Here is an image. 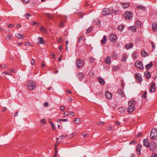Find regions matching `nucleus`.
I'll list each match as a JSON object with an SVG mask.
<instances>
[{"instance_id": "4d7b16f0", "label": "nucleus", "mask_w": 157, "mask_h": 157, "mask_svg": "<svg viewBox=\"0 0 157 157\" xmlns=\"http://www.w3.org/2000/svg\"><path fill=\"white\" fill-rule=\"evenodd\" d=\"M6 65L5 64H0V67L2 69L3 68L6 67Z\"/></svg>"}, {"instance_id": "72a5a7b5", "label": "nucleus", "mask_w": 157, "mask_h": 157, "mask_svg": "<svg viewBox=\"0 0 157 157\" xmlns=\"http://www.w3.org/2000/svg\"><path fill=\"white\" fill-rule=\"evenodd\" d=\"M47 122L46 120L45 119H42L40 121V124L41 125H43L46 123Z\"/></svg>"}, {"instance_id": "49530a36", "label": "nucleus", "mask_w": 157, "mask_h": 157, "mask_svg": "<svg viewBox=\"0 0 157 157\" xmlns=\"http://www.w3.org/2000/svg\"><path fill=\"white\" fill-rule=\"evenodd\" d=\"M30 63L32 65H34L35 63V61L34 59H31L30 60Z\"/></svg>"}, {"instance_id": "79ce46f5", "label": "nucleus", "mask_w": 157, "mask_h": 157, "mask_svg": "<svg viewBox=\"0 0 157 157\" xmlns=\"http://www.w3.org/2000/svg\"><path fill=\"white\" fill-rule=\"evenodd\" d=\"M92 30V29L91 28H88L87 29L86 32V33H90Z\"/></svg>"}, {"instance_id": "3c124183", "label": "nucleus", "mask_w": 157, "mask_h": 157, "mask_svg": "<svg viewBox=\"0 0 157 157\" xmlns=\"http://www.w3.org/2000/svg\"><path fill=\"white\" fill-rule=\"evenodd\" d=\"M60 110L62 111H64L65 110V108L63 106H61L60 107Z\"/></svg>"}, {"instance_id": "cd10ccee", "label": "nucleus", "mask_w": 157, "mask_h": 157, "mask_svg": "<svg viewBox=\"0 0 157 157\" xmlns=\"http://www.w3.org/2000/svg\"><path fill=\"white\" fill-rule=\"evenodd\" d=\"M106 37L105 36H104L103 39L101 41V42L102 44H105L106 42Z\"/></svg>"}, {"instance_id": "69168bd1", "label": "nucleus", "mask_w": 157, "mask_h": 157, "mask_svg": "<svg viewBox=\"0 0 157 157\" xmlns=\"http://www.w3.org/2000/svg\"><path fill=\"white\" fill-rule=\"evenodd\" d=\"M57 41L58 43H61L62 41V39L61 38H59L57 39Z\"/></svg>"}, {"instance_id": "c85d7f7f", "label": "nucleus", "mask_w": 157, "mask_h": 157, "mask_svg": "<svg viewBox=\"0 0 157 157\" xmlns=\"http://www.w3.org/2000/svg\"><path fill=\"white\" fill-rule=\"evenodd\" d=\"M135 25L137 27H141V23L139 21L137 20L135 23Z\"/></svg>"}, {"instance_id": "f704fd0d", "label": "nucleus", "mask_w": 157, "mask_h": 157, "mask_svg": "<svg viewBox=\"0 0 157 157\" xmlns=\"http://www.w3.org/2000/svg\"><path fill=\"white\" fill-rule=\"evenodd\" d=\"M85 40H86V39L84 37H83L82 36H79L78 40V43H79L80 42V41L81 40H83V41H85Z\"/></svg>"}, {"instance_id": "4c0bfd02", "label": "nucleus", "mask_w": 157, "mask_h": 157, "mask_svg": "<svg viewBox=\"0 0 157 157\" xmlns=\"http://www.w3.org/2000/svg\"><path fill=\"white\" fill-rule=\"evenodd\" d=\"M119 109L121 114H123L124 112V110L123 108H119Z\"/></svg>"}, {"instance_id": "052dcab7", "label": "nucleus", "mask_w": 157, "mask_h": 157, "mask_svg": "<svg viewBox=\"0 0 157 157\" xmlns=\"http://www.w3.org/2000/svg\"><path fill=\"white\" fill-rule=\"evenodd\" d=\"M90 61H91L92 63H94V62L95 60V59L93 57H90Z\"/></svg>"}, {"instance_id": "423d86ee", "label": "nucleus", "mask_w": 157, "mask_h": 157, "mask_svg": "<svg viewBox=\"0 0 157 157\" xmlns=\"http://www.w3.org/2000/svg\"><path fill=\"white\" fill-rule=\"evenodd\" d=\"M136 67L139 69H142L144 68L142 63L139 60H137L135 63Z\"/></svg>"}, {"instance_id": "473e14b6", "label": "nucleus", "mask_w": 157, "mask_h": 157, "mask_svg": "<svg viewBox=\"0 0 157 157\" xmlns=\"http://www.w3.org/2000/svg\"><path fill=\"white\" fill-rule=\"evenodd\" d=\"M46 17L51 20H53V18L52 16L50 14L48 13H45Z\"/></svg>"}, {"instance_id": "7ed1b4c3", "label": "nucleus", "mask_w": 157, "mask_h": 157, "mask_svg": "<svg viewBox=\"0 0 157 157\" xmlns=\"http://www.w3.org/2000/svg\"><path fill=\"white\" fill-rule=\"evenodd\" d=\"M112 13L111 10L109 8H105L102 12V15L105 16L110 14Z\"/></svg>"}, {"instance_id": "5701e85b", "label": "nucleus", "mask_w": 157, "mask_h": 157, "mask_svg": "<svg viewBox=\"0 0 157 157\" xmlns=\"http://www.w3.org/2000/svg\"><path fill=\"white\" fill-rule=\"evenodd\" d=\"M132 44L130 42L126 44L125 45V47L127 49H128L132 48Z\"/></svg>"}, {"instance_id": "13d9d810", "label": "nucleus", "mask_w": 157, "mask_h": 157, "mask_svg": "<svg viewBox=\"0 0 157 157\" xmlns=\"http://www.w3.org/2000/svg\"><path fill=\"white\" fill-rule=\"evenodd\" d=\"M119 69V67H118L115 66L113 67V69L114 71H117Z\"/></svg>"}, {"instance_id": "a19ab883", "label": "nucleus", "mask_w": 157, "mask_h": 157, "mask_svg": "<svg viewBox=\"0 0 157 157\" xmlns=\"http://www.w3.org/2000/svg\"><path fill=\"white\" fill-rule=\"evenodd\" d=\"M50 123L52 126V129L53 130H55L56 129V128L55 124L52 122H50Z\"/></svg>"}, {"instance_id": "a211bd4d", "label": "nucleus", "mask_w": 157, "mask_h": 157, "mask_svg": "<svg viewBox=\"0 0 157 157\" xmlns=\"http://www.w3.org/2000/svg\"><path fill=\"white\" fill-rule=\"evenodd\" d=\"M129 30L133 32H135L136 31L137 29L136 27L134 26H131L129 28Z\"/></svg>"}, {"instance_id": "20e7f679", "label": "nucleus", "mask_w": 157, "mask_h": 157, "mask_svg": "<svg viewBox=\"0 0 157 157\" xmlns=\"http://www.w3.org/2000/svg\"><path fill=\"white\" fill-rule=\"evenodd\" d=\"M76 64L78 68H80L83 67L84 62L82 59H79L77 60Z\"/></svg>"}, {"instance_id": "e2e57ef3", "label": "nucleus", "mask_w": 157, "mask_h": 157, "mask_svg": "<svg viewBox=\"0 0 157 157\" xmlns=\"http://www.w3.org/2000/svg\"><path fill=\"white\" fill-rule=\"evenodd\" d=\"M137 81L138 82H140L142 81V78L141 77L138 78L137 79Z\"/></svg>"}, {"instance_id": "774afa93", "label": "nucleus", "mask_w": 157, "mask_h": 157, "mask_svg": "<svg viewBox=\"0 0 157 157\" xmlns=\"http://www.w3.org/2000/svg\"><path fill=\"white\" fill-rule=\"evenodd\" d=\"M151 157H157L156 154L155 153H153L151 155Z\"/></svg>"}, {"instance_id": "f8f14e48", "label": "nucleus", "mask_w": 157, "mask_h": 157, "mask_svg": "<svg viewBox=\"0 0 157 157\" xmlns=\"http://www.w3.org/2000/svg\"><path fill=\"white\" fill-rule=\"evenodd\" d=\"M141 145L140 144H138L136 147V150L137 154L138 155L140 154V150L141 149Z\"/></svg>"}, {"instance_id": "603ef678", "label": "nucleus", "mask_w": 157, "mask_h": 157, "mask_svg": "<svg viewBox=\"0 0 157 157\" xmlns=\"http://www.w3.org/2000/svg\"><path fill=\"white\" fill-rule=\"evenodd\" d=\"M113 127L111 126L108 127L107 128L108 130L109 131L112 130H113Z\"/></svg>"}, {"instance_id": "b1692460", "label": "nucleus", "mask_w": 157, "mask_h": 157, "mask_svg": "<svg viewBox=\"0 0 157 157\" xmlns=\"http://www.w3.org/2000/svg\"><path fill=\"white\" fill-rule=\"evenodd\" d=\"M15 36L16 37L18 38L19 39L24 38L25 37V36L24 35H21V34L19 33H17L16 34Z\"/></svg>"}, {"instance_id": "f03ea898", "label": "nucleus", "mask_w": 157, "mask_h": 157, "mask_svg": "<svg viewBox=\"0 0 157 157\" xmlns=\"http://www.w3.org/2000/svg\"><path fill=\"white\" fill-rule=\"evenodd\" d=\"M150 136L151 139L155 140L157 139V130L155 128H153L151 132Z\"/></svg>"}, {"instance_id": "a878e982", "label": "nucleus", "mask_w": 157, "mask_h": 157, "mask_svg": "<svg viewBox=\"0 0 157 157\" xmlns=\"http://www.w3.org/2000/svg\"><path fill=\"white\" fill-rule=\"evenodd\" d=\"M13 35L12 34H8L6 36V40H11L12 39Z\"/></svg>"}, {"instance_id": "c03bdc74", "label": "nucleus", "mask_w": 157, "mask_h": 157, "mask_svg": "<svg viewBox=\"0 0 157 157\" xmlns=\"http://www.w3.org/2000/svg\"><path fill=\"white\" fill-rule=\"evenodd\" d=\"M147 95V92L144 93L142 95V98L143 99H145L146 98Z\"/></svg>"}, {"instance_id": "09e8293b", "label": "nucleus", "mask_w": 157, "mask_h": 157, "mask_svg": "<svg viewBox=\"0 0 157 157\" xmlns=\"http://www.w3.org/2000/svg\"><path fill=\"white\" fill-rule=\"evenodd\" d=\"M4 73L6 75H12V74H11V73L10 72H7V71H5L4 72H3V73H2V74H4Z\"/></svg>"}, {"instance_id": "de8ad7c7", "label": "nucleus", "mask_w": 157, "mask_h": 157, "mask_svg": "<svg viewBox=\"0 0 157 157\" xmlns=\"http://www.w3.org/2000/svg\"><path fill=\"white\" fill-rule=\"evenodd\" d=\"M67 119H60L59 120H57L58 122H60V121H63L64 122H67Z\"/></svg>"}, {"instance_id": "c756f323", "label": "nucleus", "mask_w": 157, "mask_h": 157, "mask_svg": "<svg viewBox=\"0 0 157 157\" xmlns=\"http://www.w3.org/2000/svg\"><path fill=\"white\" fill-rule=\"evenodd\" d=\"M137 8L139 10H144L146 9V8L144 6L142 5L137 6Z\"/></svg>"}, {"instance_id": "2eb2a0df", "label": "nucleus", "mask_w": 157, "mask_h": 157, "mask_svg": "<svg viewBox=\"0 0 157 157\" xmlns=\"http://www.w3.org/2000/svg\"><path fill=\"white\" fill-rule=\"evenodd\" d=\"M135 106H128V113H132L135 110Z\"/></svg>"}, {"instance_id": "4468645a", "label": "nucleus", "mask_w": 157, "mask_h": 157, "mask_svg": "<svg viewBox=\"0 0 157 157\" xmlns=\"http://www.w3.org/2000/svg\"><path fill=\"white\" fill-rule=\"evenodd\" d=\"M117 93L120 95L121 97H124L125 96L124 91L121 89H119L117 90Z\"/></svg>"}, {"instance_id": "f257e3e1", "label": "nucleus", "mask_w": 157, "mask_h": 157, "mask_svg": "<svg viewBox=\"0 0 157 157\" xmlns=\"http://www.w3.org/2000/svg\"><path fill=\"white\" fill-rule=\"evenodd\" d=\"M36 86L35 82L32 81H29L27 84L28 89L29 90H34Z\"/></svg>"}, {"instance_id": "412c9836", "label": "nucleus", "mask_w": 157, "mask_h": 157, "mask_svg": "<svg viewBox=\"0 0 157 157\" xmlns=\"http://www.w3.org/2000/svg\"><path fill=\"white\" fill-rule=\"evenodd\" d=\"M98 80L101 84L102 85L104 84L105 81L103 78H102L100 77H98Z\"/></svg>"}, {"instance_id": "f3484780", "label": "nucleus", "mask_w": 157, "mask_h": 157, "mask_svg": "<svg viewBox=\"0 0 157 157\" xmlns=\"http://www.w3.org/2000/svg\"><path fill=\"white\" fill-rule=\"evenodd\" d=\"M110 61L111 58L110 57L108 56L105 59V63L108 64H110L111 63Z\"/></svg>"}, {"instance_id": "6e6552de", "label": "nucleus", "mask_w": 157, "mask_h": 157, "mask_svg": "<svg viewBox=\"0 0 157 157\" xmlns=\"http://www.w3.org/2000/svg\"><path fill=\"white\" fill-rule=\"evenodd\" d=\"M155 85V83H153L151 85L150 88V91L151 92H155L156 90Z\"/></svg>"}, {"instance_id": "1a4fd4ad", "label": "nucleus", "mask_w": 157, "mask_h": 157, "mask_svg": "<svg viewBox=\"0 0 157 157\" xmlns=\"http://www.w3.org/2000/svg\"><path fill=\"white\" fill-rule=\"evenodd\" d=\"M105 96L107 98L109 99H110L112 98V94L110 93L108 91H107L105 93Z\"/></svg>"}, {"instance_id": "680f3d73", "label": "nucleus", "mask_w": 157, "mask_h": 157, "mask_svg": "<svg viewBox=\"0 0 157 157\" xmlns=\"http://www.w3.org/2000/svg\"><path fill=\"white\" fill-rule=\"evenodd\" d=\"M50 55L53 57V58L54 59H55V54H54V53L53 52H51L50 53Z\"/></svg>"}, {"instance_id": "ea45409f", "label": "nucleus", "mask_w": 157, "mask_h": 157, "mask_svg": "<svg viewBox=\"0 0 157 157\" xmlns=\"http://www.w3.org/2000/svg\"><path fill=\"white\" fill-rule=\"evenodd\" d=\"M147 53L144 50H142L141 51V55L142 56L145 57L146 56Z\"/></svg>"}, {"instance_id": "bf43d9fd", "label": "nucleus", "mask_w": 157, "mask_h": 157, "mask_svg": "<svg viewBox=\"0 0 157 157\" xmlns=\"http://www.w3.org/2000/svg\"><path fill=\"white\" fill-rule=\"evenodd\" d=\"M22 1L25 2L26 3H29L30 0H22Z\"/></svg>"}, {"instance_id": "58836bf2", "label": "nucleus", "mask_w": 157, "mask_h": 157, "mask_svg": "<svg viewBox=\"0 0 157 157\" xmlns=\"http://www.w3.org/2000/svg\"><path fill=\"white\" fill-rule=\"evenodd\" d=\"M24 16L26 17L27 19H29V17H30L31 15L29 13H25Z\"/></svg>"}, {"instance_id": "393cba45", "label": "nucleus", "mask_w": 157, "mask_h": 157, "mask_svg": "<svg viewBox=\"0 0 157 157\" xmlns=\"http://www.w3.org/2000/svg\"><path fill=\"white\" fill-rule=\"evenodd\" d=\"M152 30L154 31L156 30V28H157V25L156 23L153 22L152 24Z\"/></svg>"}, {"instance_id": "8fccbe9b", "label": "nucleus", "mask_w": 157, "mask_h": 157, "mask_svg": "<svg viewBox=\"0 0 157 157\" xmlns=\"http://www.w3.org/2000/svg\"><path fill=\"white\" fill-rule=\"evenodd\" d=\"M66 137V136L62 135L59 137V139H62L63 138H65Z\"/></svg>"}, {"instance_id": "338daca9", "label": "nucleus", "mask_w": 157, "mask_h": 157, "mask_svg": "<svg viewBox=\"0 0 157 157\" xmlns=\"http://www.w3.org/2000/svg\"><path fill=\"white\" fill-rule=\"evenodd\" d=\"M29 45V46H30L31 45V44L29 42H25V45L27 46V45Z\"/></svg>"}, {"instance_id": "7c9ffc66", "label": "nucleus", "mask_w": 157, "mask_h": 157, "mask_svg": "<svg viewBox=\"0 0 157 157\" xmlns=\"http://www.w3.org/2000/svg\"><path fill=\"white\" fill-rule=\"evenodd\" d=\"M111 56L112 58H113L114 59H116L117 58V53L115 52L112 53Z\"/></svg>"}, {"instance_id": "5fc2aeb1", "label": "nucleus", "mask_w": 157, "mask_h": 157, "mask_svg": "<svg viewBox=\"0 0 157 157\" xmlns=\"http://www.w3.org/2000/svg\"><path fill=\"white\" fill-rule=\"evenodd\" d=\"M7 109L6 107H3L2 109V112H4L6 111V110H7Z\"/></svg>"}, {"instance_id": "39448f33", "label": "nucleus", "mask_w": 157, "mask_h": 157, "mask_svg": "<svg viewBox=\"0 0 157 157\" xmlns=\"http://www.w3.org/2000/svg\"><path fill=\"white\" fill-rule=\"evenodd\" d=\"M124 16L126 19L129 20L132 18V15L131 12L128 11L125 12Z\"/></svg>"}, {"instance_id": "6ab92c4d", "label": "nucleus", "mask_w": 157, "mask_h": 157, "mask_svg": "<svg viewBox=\"0 0 157 157\" xmlns=\"http://www.w3.org/2000/svg\"><path fill=\"white\" fill-rule=\"evenodd\" d=\"M144 74L147 79H149L151 77V74L150 72L147 71H145Z\"/></svg>"}, {"instance_id": "bb28decb", "label": "nucleus", "mask_w": 157, "mask_h": 157, "mask_svg": "<svg viewBox=\"0 0 157 157\" xmlns=\"http://www.w3.org/2000/svg\"><path fill=\"white\" fill-rule=\"evenodd\" d=\"M153 65V63L151 62H150L149 64L146 65L145 67L146 69H149Z\"/></svg>"}, {"instance_id": "ddd939ff", "label": "nucleus", "mask_w": 157, "mask_h": 157, "mask_svg": "<svg viewBox=\"0 0 157 157\" xmlns=\"http://www.w3.org/2000/svg\"><path fill=\"white\" fill-rule=\"evenodd\" d=\"M143 145L147 147L149 146V142L147 139H144L143 140Z\"/></svg>"}, {"instance_id": "37998d69", "label": "nucleus", "mask_w": 157, "mask_h": 157, "mask_svg": "<svg viewBox=\"0 0 157 157\" xmlns=\"http://www.w3.org/2000/svg\"><path fill=\"white\" fill-rule=\"evenodd\" d=\"M40 30L42 32H44L46 31V30L43 26H42L41 28L40 29Z\"/></svg>"}, {"instance_id": "9b49d317", "label": "nucleus", "mask_w": 157, "mask_h": 157, "mask_svg": "<svg viewBox=\"0 0 157 157\" xmlns=\"http://www.w3.org/2000/svg\"><path fill=\"white\" fill-rule=\"evenodd\" d=\"M37 39L38 40V41L37 42L38 44H41L44 43L45 41L42 37H39L37 38Z\"/></svg>"}, {"instance_id": "dca6fc26", "label": "nucleus", "mask_w": 157, "mask_h": 157, "mask_svg": "<svg viewBox=\"0 0 157 157\" xmlns=\"http://www.w3.org/2000/svg\"><path fill=\"white\" fill-rule=\"evenodd\" d=\"M121 5L122 7L123 8H126L129 6V3L128 2L125 3H122Z\"/></svg>"}, {"instance_id": "a18cd8bd", "label": "nucleus", "mask_w": 157, "mask_h": 157, "mask_svg": "<svg viewBox=\"0 0 157 157\" xmlns=\"http://www.w3.org/2000/svg\"><path fill=\"white\" fill-rule=\"evenodd\" d=\"M68 115V112L67 111H66L63 113V116L65 117H67Z\"/></svg>"}, {"instance_id": "e433bc0d", "label": "nucleus", "mask_w": 157, "mask_h": 157, "mask_svg": "<svg viewBox=\"0 0 157 157\" xmlns=\"http://www.w3.org/2000/svg\"><path fill=\"white\" fill-rule=\"evenodd\" d=\"M124 28V26L123 25H120L118 27V29L121 31Z\"/></svg>"}, {"instance_id": "9d476101", "label": "nucleus", "mask_w": 157, "mask_h": 157, "mask_svg": "<svg viewBox=\"0 0 157 157\" xmlns=\"http://www.w3.org/2000/svg\"><path fill=\"white\" fill-rule=\"evenodd\" d=\"M149 146L151 150H153L156 147V144L154 142H151Z\"/></svg>"}, {"instance_id": "4be33fe9", "label": "nucleus", "mask_w": 157, "mask_h": 157, "mask_svg": "<svg viewBox=\"0 0 157 157\" xmlns=\"http://www.w3.org/2000/svg\"><path fill=\"white\" fill-rule=\"evenodd\" d=\"M128 106H135V101L133 100L130 101L128 103Z\"/></svg>"}, {"instance_id": "6e6d98bb", "label": "nucleus", "mask_w": 157, "mask_h": 157, "mask_svg": "<svg viewBox=\"0 0 157 157\" xmlns=\"http://www.w3.org/2000/svg\"><path fill=\"white\" fill-rule=\"evenodd\" d=\"M69 114L71 116L70 117H73L74 115V112H70Z\"/></svg>"}, {"instance_id": "2f4dec72", "label": "nucleus", "mask_w": 157, "mask_h": 157, "mask_svg": "<svg viewBox=\"0 0 157 157\" xmlns=\"http://www.w3.org/2000/svg\"><path fill=\"white\" fill-rule=\"evenodd\" d=\"M73 121L75 123L78 124L80 122V118H74Z\"/></svg>"}, {"instance_id": "0eeeda50", "label": "nucleus", "mask_w": 157, "mask_h": 157, "mask_svg": "<svg viewBox=\"0 0 157 157\" xmlns=\"http://www.w3.org/2000/svg\"><path fill=\"white\" fill-rule=\"evenodd\" d=\"M109 38L111 41L113 43H115L117 41V36L114 34H112L110 35Z\"/></svg>"}, {"instance_id": "c9c22d12", "label": "nucleus", "mask_w": 157, "mask_h": 157, "mask_svg": "<svg viewBox=\"0 0 157 157\" xmlns=\"http://www.w3.org/2000/svg\"><path fill=\"white\" fill-rule=\"evenodd\" d=\"M128 58L127 56L126 55H124L122 58V61L125 62L126 61V59Z\"/></svg>"}, {"instance_id": "0e129e2a", "label": "nucleus", "mask_w": 157, "mask_h": 157, "mask_svg": "<svg viewBox=\"0 0 157 157\" xmlns=\"http://www.w3.org/2000/svg\"><path fill=\"white\" fill-rule=\"evenodd\" d=\"M87 134L85 133H83L82 134V135L83 137H85L87 136Z\"/></svg>"}, {"instance_id": "aec40b11", "label": "nucleus", "mask_w": 157, "mask_h": 157, "mask_svg": "<svg viewBox=\"0 0 157 157\" xmlns=\"http://www.w3.org/2000/svg\"><path fill=\"white\" fill-rule=\"evenodd\" d=\"M77 75L79 79H81L83 77L84 74L83 73L78 72L77 73Z\"/></svg>"}, {"instance_id": "864d4df0", "label": "nucleus", "mask_w": 157, "mask_h": 157, "mask_svg": "<svg viewBox=\"0 0 157 157\" xmlns=\"http://www.w3.org/2000/svg\"><path fill=\"white\" fill-rule=\"evenodd\" d=\"M136 141L135 140H133L131 141L129 143V144H132L136 143Z\"/></svg>"}]
</instances>
